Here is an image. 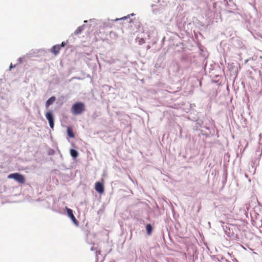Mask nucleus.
<instances>
[{"label": "nucleus", "mask_w": 262, "mask_h": 262, "mask_svg": "<svg viewBox=\"0 0 262 262\" xmlns=\"http://www.w3.org/2000/svg\"><path fill=\"white\" fill-rule=\"evenodd\" d=\"M146 229L148 235H150L152 232V227L150 224H147L146 226Z\"/></svg>", "instance_id": "nucleus-9"}, {"label": "nucleus", "mask_w": 262, "mask_h": 262, "mask_svg": "<svg viewBox=\"0 0 262 262\" xmlns=\"http://www.w3.org/2000/svg\"><path fill=\"white\" fill-rule=\"evenodd\" d=\"M67 209V213H68V215L69 216V217L71 219V220H72V221L75 223V224H76L77 223V221L75 218V217L74 216V214H73V211L72 209H70V208H66Z\"/></svg>", "instance_id": "nucleus-5"}, {"label": "nucleus", "mask_w": 262, "mask_h": 262, "mask_svg": "<svg viewBox=\"0 0 262 262\" xmlns=\"http://www.w3.org/2000/svg\"><path fill=\"white\" fill-rule=\"evenodd\" d=\"M56 100V98L55 96H52L50 97L46 103V107L48 108L49 106L52 104Z\"/></svg>", "instance_id": "nucleus-7"}, {"label": "nucleus", "mask_w": 262, "mask_h": 262, "mask_svg": "<svg viewBox=\"0 0 262 262\" xmlns=\"http://www.w3.org/2000/svg\"><path fill=\"white\" fill-rule=\"evenodd\" d=\"M8 178L13 179L20 184H24L25 182V178L24 176L19 173H11L8 176Z\"/></svg>", "instance_id": "nucleus-2"}, {"label": "nucleus", "mask_w": 262, "mask_h": 262, "mask_svg": "<svg viewBox=\"0 0 262 262\" xmlns=\"http://www.w3.org/2000/svg\"><path fill=\"white\" fill-rule=\"evenodd\" d=\"M15 67V66H13L12 64H10V69H12L13 68H14Z\"/></svg>", "instance_id": "nucleus-13"}, {"label": "nucleus", "mask_w": 262, "mask_h": 262, "mask_svg": "<svg viewBox=\"0 0 262 262\" xmlns=\"http://www.w3.org/2000/svg\"><path fill=\"white\" fill-rule=\"evenodd\" d=\"M85 110V106L83 102H79L73 104L71 108V111L74 115H78L82 114Z\"/></svg>", "instance_id": "nucleus-1"}, {"label": "nucleus", "mask_w": 262, "mask_h": 262, "mask_svg": "<svg viewBox=\"0 0 262 262\" xmlns=\"http://www.w3.org/2000/svg\"><path fill=\"white\" fill-rule=\"evenodd\" d=\"M45 116L48 120L50 127L53 129L54 126V119L53 114L51 112H48L46 113Z\"/></svg>", "instance_id": "nucleus-3"}, {"label": "nucleus", "mask_w": 262, "mask_h": 262, "mask_svg": "<svg viewBox=\"0 0 262 262\" xmlns=\"http://www.w3.org/2000/svg\"><path fill=\"white\" fill-rule=\"evenodd\" d=\"M124 18H126V17H122L121 19H124Z\"/></svg>", "instance_id": "nucleus-14"}, {"label": "nucleus", "mask_w": 262, "mask_h": 262, "mask_svg": "<svg viewBox=\"0 0 262 262\" xmlns=\"http://www.w3.org/2000/svg\"><path fill=\"white\" fill-rule=\"evenodd\" d=\"M83 30V28L82 27H79L75 31V33L76 34H79L81 32V31H82Z\"/></svg>", "instance_id": "nucleus-11"}, {"label": "nucleus", "mask_w": 262, "mask_h": 262, "mask_svg": "<svg viewBox=\"0 0 262 262\" xmlns=\"http://www.w3.org/2000/svg\"><path fill=\"white\" fill-rule=\"evenodd\" d=\"M60 50V46L59 45H56L54 46L51 49L52 52L55 55H57L59 53Z\"/></svg>", "instance_id": "nucleus-6"}, {"label": "nucleus", "mask_w": 262, "mask_h": 262, "mask_svg": "<svg viewBox=\"0 0 262 262\" xmlns=\"http://www.w3.org/2000/svg\"><path fill=\"white\" fill-rule=\"evenodd\" d=\"M65 45H66L65 43H64V42H62L61 43V45H60V47H64V46H65Z\"/></svg>", "instance_id": "nucleus-12"}, {"label": "nucleus", "mask_w": 262, "mask_h": 262, "mask_svg": "<svg viewBox=\"0 0 262 262\" xmlns=\"http://www.w3.org/2000/svg\"><path fill=\"white\" fill-rule=\"evenodd\" d=\"M95 190L101 194L104 192V186L102 183L97 182L95 183Z\"/></svg>", "instance_id": "nucleus-4"}, {"label": "nucleus", "mask_w": 262, "mask_h": 262, "mask_svg": "<svg viewBox=\"0 0 262 262\" xmlns=\"http://www.w3.org/2000/svg\"><path fill=\"white\" fill-rule=\"evenodd\" d=\"M67 133L68 136L71 138H74V134L73 132L72 129L71 127H68L67 128Z\"/></svg>", "instance_id": "nucleus-8"}, {"label": "nucleus", "mask_w": 262, "mask_h": 262, "mask_svg": "<svg viewBox=\"0 0 262 262\" xmlns=\"http://www.w3.org/2000/svg\"><path fill=\"white\" fill-rule=\"evenodd\" d=\"M70 154L71 156L74 158H76L78 155V152L76 150L73 149H71Z\"/></svg>", "instance_id": "nucleus-10"}]
</instances>
